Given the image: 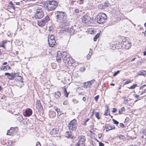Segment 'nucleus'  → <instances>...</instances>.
I'll return each instance as SVG.
<instances>
[{"label":"nucleus","instance_id":"37","mask_svg":"<svg viewBox=\"0 0 146 146\" xmlns=\"http://www.w3.org/2000/svg\"><path fill=\"white\" fill-rule=\"evenodd\" d=\"M112 120L113 121V122H114V123L115 124H118V123H119L116 120H115L114 119H112Z\"/></svg>","mask_w":146,"mask_h":146},{"label":"nucleus","instance_id":"43","mask_svg":"<svg viewBox=\"0 0 146 146\" xmlns=\"http://www.w3.org/2000/svg\"><path fill=\"white\" fill-rule=\"evenodd\" d=\"M36 146H41L39 142H38L36 143Z\"/></svg>","mask_w":146,"mask_h":146},{"label":"nucleus","instance_id":"10","mask_svg":"<svg viewBox=\"0 0 146 146\" xmlns=\"http://www.w3.org/2000/svg\"><path fill=\"white\" fill-rule=\"evenodd\" d=\"M79 140L77 144H80V145H83L85 146V141L86 140L85 137L83 136H82L78 137Z\"/></svg>","mask_w":146,"mask_h":146},{"label":"nucleus","instance_id":"11","mask_svg":"<svg viewBox=\"0 0 146 146\" xmlns=\"http://www.w3.org/2000/svg\"><path fill=\"white\" fill-rule=\"evenodd\" d=\"M82 21L84 23H87L90 20V17L87 15H84L82 17Z\"/></svg>","mask_w":146,"mask_h":146},{"label":"nucleus","instance_id":"30","mask_svg":"<svg viewBox=\"0 0 146 146\" xmlns=\"http://www.w3.org/2000/svg\"><path fill=\"white\" fill-rule=\"evenodd\" d=\"M95 116L98 119H100V117H99V113L98 112H96L95 114Z\"/></svg>","mask_w":146,"mask_h":146},{"label":"nucleus","instance_id":"48","mask_svg":"<svg viewBox=\"0 0 146 146\" xmlns=\"http://www.w3.org/2000/svg\"><path fill=\"white\" fill-rule=\"evenodd\" d=\"M98 136L99 138H100L102 136V135L101 134H99L98 135Z\"/></svg>","mask_w":146,"mask_h":146},{"label":"nucleus","instance_id":"51","mask_svg":"<svg viewBox=\"0 0 146 146\" xmlns=\"http://www.w3.org/2000/svg\"><path fill=\"white\" fill-rule=\"evenodd\" d=\"M81 70L82 71H84L85 70V69L84 67L81 68Z\"/></svg>","mask_w":146,"mask_h":146},{"label":"nucleus","instance_id":"7","mask_svg":"<svg viewBox=\"0 0 146 146\" xmlns=\"http://www.w3.org/2000/svg\"><path fill=\"white\" fill-rule=\"evenodd\" d=\"M64 62L66 66H74L73 65L74 62V59L71 58H70V57L68 58H67L66 60L64 61Z\"/></svg>","mask_w":146,"mask_h":146},{"label":"nucleus","instance_id":"47","mask_svg":"<svg viewBox=\"0 0 146 146\" xmlns=\"http://www.w3.org/2000/svg\"><path fill=\"white\" fill-rule=\"evenodd\" d=\"M119 126L122 127H124V125L123 123H121L119 124Z\"/></svg>","mask_w":146,"mask_h":146},{"label":"nucleus","instance_id":"60","mask_svg":"<svg viewBox=\"0 0 146 146\" xmlns=\"http://www.w3.org/2000/svg\"><path fill=\"white\" fill-rule=\"evenodd\" d=\"M135 58H133V59H131V61H134L135 59Z\"/></svg>","mask_w":146,"mask_h":146},{"label":"nucleus","instance_id":"44","mask_svg":"<svg viewBox=\"0 0 146 146\" xmlns=\"http://www.w3.org/2000/svg\"><path fill=\"white\" fill-rule=\"evenodd\" d=\"M113 110L112 111L113 113H115V112H116L117 110L115 108H113Z\"/></svg>","mask_w":146,"mask_h":146},{"label":"nucleus","instance_id":"6","mask_svg":"<svg viewBox=\"0 0 146 146\" xmlns=\"http://www.w3.org/2000/svg\"><path fill=\"white\" fill-rule=\"evenodd\" d=\"M49 17L46 16L45 17V19L38 21V25L39 26L42 27L45 25V24L49 21Z\"/></svg>","mask_w":146,"mask_h":146},{"label":"nucleus","instance_id":"17","mask_svg":"<svg viewBox=\"0 0 146 146\" xmlns=\"http://www.w3.org/2000/svg\"><path fill=\"white\" fill-rule=\"evenodd\" d=\"M62 58L64 60V62L65 60H66L67 58H68L70 57L68 55L67 52L65 51L63 52L62 53Z\"/></svg>","mask_w":146,"mask_h":146},{"label":"nucleus","instance_id":"52","mask_svg":"<svg viewBox=\"0 0 146 146\" xmlns=\"http://www.w3.org/2000/svg\"><path fill=\"white\" fill-rule=\"evenodd\" d=\"M89 120V118H87V120H86L85 121V125H86V123Z\"/></svg>","mask_w":146,"mask_h":146},{"label":"nucleus","instance_id":"56","mask_svg":"<svg viewBox=\"0 0 146 146\" xmlns=\"http://www.w3.org/2000/svg\"><path fill=\"white\" fill-rule=\"evenodd\" d=\"M144 87H145V85H143L142 86H141L140 87V89H143L144 88Z\"/></svg>","mask_w":146,"mask_h":146},{"label":"nucleus","instance_id":"18","mask_svg":"<svg viewBox=\"0 0 146 146\" xmlns=\"http://www.w3.org/2000/svg\"><path fill=\"white\" fill-rule=\"evenodd\" d=\"M48 43L49 46L51 47H53L55 45L56 41L55 40H48Z\"/></svg>","mask_w":146,"mask_h":146},{"label":"nucleus","instance_id":"9","mask_svg":"<svg viewBox=\"0 0 146 146\" xmlns=\"http://www.w3.org/2000/svg\"><path fill=\"white\" fill-rule=\"evenodd\" d=\"M5 76H7V78L9 80H13L15 76H16L17 74L16 73H11L10 74L9 73H5Z\"/></svg>","mask_w":146,"mask_h":146},{"label":"nucleus","instance_id":"3","mask_svg":"<svg viewBox=\"0 0 146 146\" xmlns=\"http://www.w3.org/2000/svg\"><path fill=\"white\" fill-rule=\"evenodd\" d=\"M47 5V9L48 11H52L56 8L58 3L54 1H48Z\"/></svg>","mask_w":146,"mask_h":146},{"label":"nucleus","instance_id":"54","mask_svg":"<svg viewBox=\"0 0 146 146\" xmlns=\"http://www.w3.org/2000/svg\"><path fill=\"white\" fill-rule=\"evenodd\" d=\"M86 98L85 97H83V98L82 100L84 101H85L86 100Z\"/></svg>","mask_w":146,"mask_h":146},{"label":"nucleus","instance_id":"57","mask_svg":"<svg viewBox=\"0 0 146 146\" xmlns=\"http://www.w3.org/2000/svg\"><path fill=\"white\" fill-rule=\"evenodd\" d=\"M75 103L77 104L78 103V100H75Z\"/></svg>","mask_w":146,"mask_h":146},{"label":"nucleus","instance_id":"26","mask_svg":"<svg viewBox=\"0 0 146 146\" xmlns=\"http://www.w3.org/2000/svg\"><path fill=\"white\" fill-rule=\"evenodd\" d=\"M64 95L66 97H68L69 93L67 92L66 91V88H64Z\"/></svg>","mask_w":146,"mask_h":146},{"label":"nucleus","instance_id":"14","mask_svg":"<svg viewBox=\"0 0 146 146\" xmlns=\"http://www.w3.org/2000/svg\"><path fill=\"white\" fill-rule=\"evenodd\" d=\"M95 81V80H93L89 82H85L84 84V85L83 86L84 87L87 88L88 87H90V86L92 85V84L94 83Z\"/></svg>","mask_w":146,"mask_h":146},{"label":"nucleus","instance_id":"39","mask_svg":"<svg viewBox=\"0 0 146 146\" xmlns=\"http://www.w3.org/2000/svg\"><path fill=\"white\" fill-rule=\"evenodd\" d=\"M99 98V96L98 95L96 96L94 98L95 100L96 101H97L98 100Z\"/></svg>","mask_w":146,"mask_h":146},{"label":"nucleus","instance_id":"31","mask_svg":"<svg viewBox=\"0 0 146 146\" xmlns=\"http://www.w3.org/2000/svg\"><path fill=\"white\" fill-rule=\"evenodd\" d=\"M133 80H128L127 81H126L124 83V84H128L129 83H131L132 82V81Z\"/></svg>","mask_w":146,"mask_h":146},{"label":"nucleus","instance_id":"22","mask_svg":"<svg viewBox=\"0 0 146 146\" xmlns=\"http://www.w3.org/2000/svg\"><path fill=\"white\" fill-rule=\"evenodd\" d=\"M115 128V127L114 125L113 126L108 125L107 126L106 128V131H108L109 130H111L112 129H114Z\"/></svg>","mask_w":146,"mask_h":146},{"label":"nucleus","instance_id":"53","mask_svg":"<svg viewBox=\"0 0 146 146\" xmlns=\"http://www.w3.org/2000/svg\"><path fill=\"white\" fill-rule=\"evenodd\" d=\"M127 100H125L124 101V102L125 104H126L127 103Z\"/></svg>","mask_w":146,"mask_h":146},{"label":"nucleus","instance_id":"24","mask_svg":"<svg viewBox=\"0 0 146 146\" xmlns=\"http://www.w3.org/2000/svg\"><path fill=\"white\" fill-rule=\"evenodd\" d=\"M55 97L56 98H59L61 95V92L59 91H57L55 93Z\"/></svg>","mask_w":146,"mask_h":146},{"label":"nucleus","instance_id":"29","mask_svg":"<svg viewBox=\"0 0 146 146\" xmlns=\"http://www.w3.org/2000/svg\"><path fill=\"white\" fill-rule=\"evenodd\" d=\"M137 86V85L136 84H133V85L131 86L130 88H129V89H134Z\"/></svg>","mask_w":146,"mask_h":146},{"label":"nucleus","instance_id":"16","mask_svg":"<svg viewBox=\"0 0 146 146\" xmlns=\"http://www.w3.org/2000/svg\"><path fill=\"white\" fill-rule=\"evenodd\" d=\"M64 30L65 31L70 33V34H73L75 31L71 27L65 28Z\"/></svg>","mask_w":146,"mask_h":146},{"label":"nucleus","instance_id":"64","mask_svg":"<svg viewBox=\"0 0 146 146\" xmlns=\"http://www.w3.org/2000/svg\"><path fill=\"white\" fill-rule=\"evenodd\" d=\"M144 35L145 36H146V30L145 31V33H144Z\"/></svg>","mask_w":146,"mask_h":146},{"label":"nucleus","instance_id":"40","mask_svg":"<svg viewBox=\"0 0 146 146\" xmlns=\"http://www.w3.org/2000/svg\"><path fill=\"white\" fill-rule=\"evenodd\" d=\"M54 109L56 111V112L58 113V111H59V109H58V108L55 107L54 108Z\"/></svg>","mask_w":146,"mask_h":146},{"label":"nucleus","instance_id":"27","mask_svg":"<svg viewBox=\"0 0 146 146\" xmlns=\"http://www.w3.org/2000/svg\"><path fill=\"white\" fill-rule=\"evenodd\" d=\"M100 35V33H98L95 35V37L94 38V41L97 40V39L99 37Z\"/></svg>","mask_w":146,"mask_h":146},{"label":"nucleus","instance_id":"63","mask_svg":"<svg viewBox=\"0 0 146 146\" xmlns=\"http://www.w3.org/2000/svg\"><path fill=\"white\" fill-rule=\"evenodd\" d=\"M110 85L111 86H114L115 85V84H114L112 83Z\"/></svg>","mask_w":146,"mask_h":146},{"label":"nucleus","instance_id":"12","mask_svg":"<svg viewBox=\"0 0 146 146\" xmlns=\"http://www.w3.org/2000/svg\"><path fill=\"white\" fill-rule=\"evenodd\" d=\"M59 133V129L57 128H54L52 129L50 131V134L53 136L56 135L57 136V135Z\"/></svg>","mask_w":146,"mask_h":146},{"label":"nucleus","instance_id":"61","mask_svg":"<svg viewBox=\"0 0 146 146\" xmlns=\"http://www.w3.org/2000/svg\"><path fill=\"white\" fill-rule=\"evenodd\" d=\"M5 98V96H3L1 97L2 99H4Z\"/></svg>","mask_w":146,"mask_h":146},{"label":"nucleus","instance_id":"8","mask_svg":"<svg viewBox=\"0 0 146 146\" xmlns=\"http://www.w3.org/2000/svg\"><path fill=\"white\" fill-rule=\"evenodd\" d=\"M122 47L125 49H128L131 46V44L127 40L123 41L122 43Z\"/></svg>","mask_w":146,"mask_h":146},{"label":"nucleus","instance_id":"1","mask_svg":"<svg viewBox=\"0 0 146 146\" xmlns=\"http://www.w3.org/2000/svg\"><path fill=\"white\" fill-rule=\"evenodd\" d=\"M56 15L57 21L60 23L62 26H67L69 24V21L66 19V14L64 12L57 11L55 12Z\"/></svg>","mask_w":146,"mask_h":146},{"label":"nucleus","instance_id":"2","mask_svg":"<svg viewBox=\"0 0 146 146\" xmlns=\"http://www.w3.org/2000/svg\"><path fill=\"white\" fill-rule=\"evenodd\" d=\"M107 16L103 13H99L97 15L96 21L98 23L100 24H103L106 22Z\"/></svg>","mask_w":146,"mask_h":146},{"label":"nucleus","instance_id":"28","mask_svg":"<svg viewBox=\"0 0 146 146\" xmlns=\"http://www.w3.org/2000/svg\"><path fill=\"white\" fill-rule=\"evenodd\" d=\"M7 41L6 40L3 41L2 42V43L0 45V47H2L5 48L4 45L7 43Z\"/></svg>","mask_w":146,"mask_h":146},{"label":"nucleus","instance_id":"20","mask_svg":"<svg viewBox=\"0 0 146 146\" xmlns=\"http://www.w3.org/2000/svg\"><path fill=\"white\" fill-rule=\"evenodd\" d=\"M65 136L68 138H72L73 137V135L70 132H66L65 135Z\"/></svg>","mask_w":146,"mask_h":146},{"label":"nucleus","instance_id":"33","mask_svg":"<svg viewBox=\"0 0 146 146\" xmlns=\"http://www.w3.org/2000/svg\"><path fill=\"white\" fill-rule=\"evenodd\" d=\"M120 72V71L119 70H118L116 72H115L113 74V76H116L117 74H118Z\"/></svg>","mask_w":146,"mask_h":146},{"label":"nucleus","instance_id":"45","mask_svg":"<svg viewBox=\"0 0 146 146\" xmlns=\"http://www.w3.org/2000/svg\"><path fill=\"white\" fill-rule=\"evenodd\" d=\"M68 102H67L66 101H64L63 102V104L64 105H67L68 104Z\"/></svg>","mask_w":146,"mask_h":146},{"label":"nucleus","instance_id":"19","mask_svg":"<svg viewBox=\"0 0 146 146\" xmlns=\"http://www.w3.org/2000/svg\"><path fill=\"white\" fill-rule=\"evenodd\" d=\"M62 53L60 51H58L57 53L56 59L57 61H60L61 60L62 58Z\"/></svg>","mask_w":146,"mask_h":146},{"label":"nucleus","instance_id":"13","mask_svg":"<svg viewBox=\"0 0 146 146\" xmlns=\"http://www.w3.org/2000/svg\"><path fill=\"white\" fill-rule=\"evenodd\" d=\"M22 77L21 76H18L17 78L15 79V80L16 81L18 82L19 84L21 86L20 87H21L23 86L24 85L23 82L22 80Z\"/></svg>","mask_w":146,"mask_h":146},{"label":"nucleus","instance_id":"34","mask_svg":"<svg viewBox=\"0 0 146 146\" xmlns=\"http://www.w3.org/2000/svg\"><path fill=\"white\" fill-rule=\"evenodd\" d=\"M119 138L120 139L123 140H124L125 138L124 136L122 135L119 136Z\"/></svg>","mask_w":146,"mask_h":146},{"label":"nucleus","instance_id":"5","mask_svg":"<svg viewBox=\"0 0 146 146\" xmlns=\"http://www.w3.org/2000/svg\"><path fill=\"white\" fill-rule=\"evenodd\" d=\"M44 16L43 12L41 8H38L36 10L35 17L36 18L40 19Z\"/></svg>","mask_w":146,"mask_h":146},{"label":"nucleus","instance_id":"55","mask_svg":"<svg viewBox=\"0 0 146 146\" xmlns=\"http://www.w3.org/2000/svg\"><path fill=\"white\" fill-rule=\"evenodd\" d=\"M146 91V89L142 92L141 93V94H142L144 93H145V92Z\"/></svg>","mask_w":146,"mask_h":146},{"label":"nucleus","instance_id":"46","mask_svg":"<svg viewBox=\"0 0 146 146\" xmlns=\"http://www.w3.org/2000/svg\"><path fill=\"white\" fill-rule=\"evenodd\" d=\"M99 146H104V144L102 143L99 142Z\"/></svg>","mask_w":146,"mask_h":146},{"label":"nucleus","instance_id":"25","mask_svg":"<svg viewBox=\"0 0 146 146\" xmlns=\"http://www.w3.org/2000/svg\"><path fill=\"white\" fill-rule=\"evenodd\" d=\"M48 40H55L54 39V37L53 35H48Z\"/></svg>","mask_w":146,"mask_h":146},{"label":"nucleus","instance_id":"21","mask_svg":"<svg viewBox=\"0 0 146 146\" xmlns=\"http://www.w3.org/2000/svg\"><path fill=\"white\" fill-rule=\"evenodd\" d=\"M14 131L13 128L11 127L10 130H8L7 131V134L8 135H11L13 133Z\"/></svg>","mask_w":146,"mask_h":146},{"label":"nucleus","instance_id":"41","mask_svg":"<svg viewBox=\"0 0 146 146\" xmlns=\"http://www.w3.org/2000/svg\"><path fill=\"white\" fill-rule=\"evenodd\" d=\"M78 1H80V4H82L84 3V0H78Z\"/></svg>","mask_w":146,"mask_h":146},{"label":"nucleus","instance_id":"38","mask_svg":"<svg viewBox=\"0 0 146 146\" xmlns=\"http://www.w3.org/2000/svg\"><path fill=\"white\" fill-rule=\"evenodd\" d=\"M1 70H6V66H3L1 67Z\"/></svg>","mask_w":146,"mask_h":146},{"label":"nucleus","instance_id":"35","mask_svg":"<svg viewBox=\"0 0 146 146\" xmlns=\"http://www.w3.org/2000/svg\"><path fill=\"white\" fill-rule=\"evenodd\" d=\"M92 54H90V53H89L87 56V58L88 59H90Z\"/></svg>","mask_w":146,"mask_h":146},{"label":"nucleus","instance_id":"50","mask_svg":"<svg viewBox=\"0 0 146 146\" xmlns=\"http://www.w3.org/2000/svg\"><path fill=\"white\" fill-rule=\"evenodd\" d=\"M75 146H85L84 145H80V144H76V145Z\"/></svg>","mask_w":146,"mask_h":146},{"label":"nucleus","instance_id":"58","mask_svg":"<svg viewBox=\"0 0 146 146\" xmlns=\"http://www.w3.org/2000/svg\"><path fill=\"white\" fill-rule=\"evenodd\" d=\"M139 97V95H136L135 96V98H138Z\"/></svg>","mask_w":146,"mask_h":146},{"label":"nucleus","instance_id":"15","mask_svg":"<svg viewBox=\"0 0 146 146\" xmlns=\"http://www.w3.org/2000/svg\"><path fill=\"white\" fill-rule=\"evenodd\" d=\"M32 111L30 108L27 109L25 111L24 115L26 117H29L32 114Z\"/></svg>","mask_w":146,"mask_h":146},{"label":"nucleus","instance_id":"36","mask_svg":"<svg viewBox=\"0 0 146 146\" xmlns=\"http://www.w3.org/2000/svg\"><path fill=\"white\" fill-rule=\"evenodd\" d=\"M79 12V10L77 9H76L75 10V11H74V14H77V13H78Z\"/></svg>","mask_w":146,"mask_h":146},{"label":"nucleus","instance_id":"59","mask_svg":"<svg viewBox=\"0 0 146 146\" xmlns=\"http://www.w3.org/2000/svg\"><path fill=\"white\" fill-rule=\"evenodd\" d=\"M143 55L144 56L146 55V51H144L143 52Z\"/></svg>","mask_w":146,"mask_h":146},{"label":"nucleus","instance_id":"23","mask_svg":"<svg viewBox=\"0 0 146 146\" xmlns=\"http://www.w3.org/2000/svg\"><path fill=\"white\" fill-rule=\"evenodd\" d=\"M138 75L144 76L146 75V71L145 70H142L139 71L138 73Z\"/></svg>","mask_w":146,"mask_h":146},{"label":"nucleus","instance_id":"32","mask_svg":"<svg viewBox=\"0 0 146 146\" xmlns=\"http://www.w3.org/2000/svg\"><path fill=\"white\" fill-rule=\"evenodd\" d=\"M125 108L124 107H122L121 108V110L119 111V114H121L123 111H125Z\"/></svg>","mask_w":146,"mask_h":146},{"label":"nucleus","instance_id":"4","mask_svg":"<svg viewBox=\"0 0 146 146\" xmlns=\"http://www.w3.org/2000/svg\"><path fill=\"white\" fill-rule=\"evenodd\" d=\"M69 129L71 131H75L78 126L76 120L75 119L71 121L68 124Z\"/></svg>","mask_w":146,"mask_h":146},{"label":"nucleus","instance_id":"62","mask_svg":"<svg viewBox=\"0 0 146 146\" xmlns=\"http://www.w3.org/2000/svg\"><path fill=\"white\" fill-rule=\"evenodd\" d=\"M7 64V62H5L4 63H3V65H6Z\"/></svg>","mask_w":146,"mask_h":146},{"label":"nucleus","instance_id":"49","mask_svg":"<svg viewBox=\"0 0 146 146\" xmlns=\"http://www.w3.org/2000/svg\"><path fill=\"white\" fill-rule=\"evenodd\" d=\"M92 52H93V50H92V49L90 48V49L89 52V53H90V54H92Z\"/></svg>","mask_w":146,"mask_h":146},{"label":"nucleus","instance_id":"42","mask_svg":"<svg viewBox=\"0 0 146 146\" xmlns=\"http://www.w3.org/2000/svg\"><path fill=\"white\" fill-rule=\"evenodd\" d=\"M10 69V66H8L6 65V70H8Z\"/></svg>","mask_w":146,"mask_h":146}]
</instances>
